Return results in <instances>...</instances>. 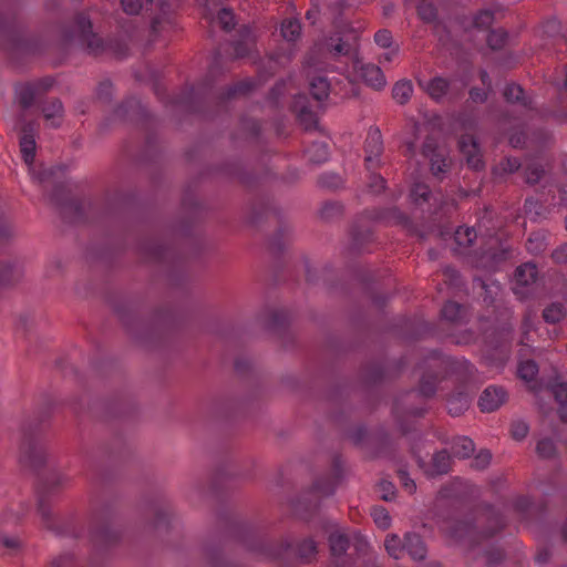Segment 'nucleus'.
Instances as JSON below:
<instances>
[{
	"instance_id": "13",
	"label": "nucleus",
	"mask_w": 567,
	"mask_h": 567,
	"mask_svg": "<svg viewBox=\"0 0 567 567\" xmlns=\"http://www.w3.org/2000/svg\"><path fill=\"white\" fill-rule=\"evenodd\" d=\"M20 516L13 513L0 515V554L2 556H16L22 550V542L19 537L8 535V529L16 526Z\"/></svg>"
},
{
	"instance_id": "18",
	"label": "nucleus",
	"mask_w": 567,
	"mask_h": 567,
	"mask_svg": "<svg viewBox=\"0 0 567 567\" xmlns=\"http://www.w3.org/2000/svg\"><path fill=\"white\" fill-rule=\"evenodd\" d=\"M414 453L416 455L419 466L423 470L424 474L430 477L446 474L451 468V455L446 450L434 453L429 463H426L415 451Z\"/></svg>"
},
{
	"instance_id": "32",
	"label": "nucleus",
	"mask_w": 567,
	"mask_h": 567,
	"mask_svg": "<svg viewBox=\"0 0 567 567\" xmlns=\"http://www.w3.org/2000/svg\"><path fill=\"white\" fill-rule=\"evenodd\" d=\"M543 34L546 35L550 41L553 47H566L567 48V39L563 33L561 23L553 18L548 19L542 25Z\"/></svg>"
},
{
	"instance_id": "17",
	"label": "nucleus",
	"mask_w": 567,
	"mask_h": 567,
	"mask_svg": "<svg viewBox=\"0 0 567 567\" xmlns=\"http://www.w3.org/2000/svg\"><path fill=\"white\" fill-rule=\"evenodd\" d=\"M543 391L551 394L558 403V414L563 422L567 423V382L563 381L559 377L548 380L542 384L538 394Z\"/></svg>"
},
{
	"instance_id": "28",
	"label": "nucleus",
	"mask_w": 567,
	"mask_h": 567,
	"mask_svg": "<svg viewBox=\"0 0 567 567\" xmlns=\"http://www.w3.org/2000/svg\"><path fill=\"white\" fill-rule=\"evenodd\" d=\"M403 548L414 560H423L427 553L422 537L415 533L404 535Z\"/></svg>"
},
{
	"instance_id": "11",
	"label": "nucleus",
	"mask_w": 567,
	"mask_h": 567,
	"mask_svg": "<svg viewBox=\"0 0 567 567\" xmlns=\"http://www.w3.org/2000/svg\"><path fill=\"white\" fill-rule=\"evenodd\" d=\"M410 196L416 205L427 204L429 213L434 216V220L447 216L455 208L454 199H447L443 195L434 196L429 186L423 183H415L411 188Z\"/></svg>"
},
{
	"instance_id": "22",
	"label": "nucleus",
	"mask_w": 567,
	"mask_h": 567,
	"mask_svg": "<svg viewBox=\"0 0 567 567\" xmlns=\"http://www.w3.org/2000/svg\"><path fill=\"white\" fill-rule=\"evenodd\" d=\"M507 400V392L503 386L489 385L481 394L478 406L482 412H494Z\"/></svg>"
},
{
	"instance_id": "63",
	"label": "nucleus",
	"mask_w": 567,
	"mask_h": 567,
	"mask_svg": "<svg viewBox=\"0 0 567 567\" xmlns=\"http://www.w3.org/2000/svg\"><path fill=\"white\" fill-rule=\"evenodd\" d=\"M374 42L378 47L383 49H390L393 45L392 32L388 29H381L374 34Z\"/></svg>"
},
{
	"instance_id": "54",
	"label": "nucleus",
	"mask_w": 567,
	"mask_h": 567,
	"mask_svg": "<svg viewBox=\"0 0 567 567\" xmlns=\"http://www.w3.org/2000/svg\"><path fill=\"white\" fill-rule=\"evenodd\" d=\"M508 34L503 29L492 30L487 35V44L493 50L502 49L507 42Z\"/></svg>"
},
{
	"instance_id": "30",
	"label": "nucleus",
	"mask_w": 567,
	"mask_h": 567,
	"mask_svg": "<svg viewBox=\"0 0 567 567\" xmlns=\"http://www.w3.org/2000/svg\"><path fill=\"white\" fill-rule=\"evenodd\" d=\"M369 219L384 224H403L405 216L396 208H375L367 212Z\"/></svg>"
},
{
	"instance_id": "14",
	"label": "nucleus",
	"mask_w": 567,
	"mask_h": 567,
	"mask_svg": "<svg viewBox=\"0 0 567 567\" xmlns=\"http://www.w3.org/2000/svg\"><path fill=\"white\" fill-rule=\"evenodd\" d=\"M54 84L52 78H43L34 82L20 84L16 87L17 99L23 110H28L35 104L40 97L48 92Z\"/></svg>"
},
{
	"instance_id": "57",
	"label": "nucleus",
	"mask_w": 567,
	"mask_h": 567,
	"mask_svg": "<svg viewBox=\"0 0 567 567\" xmlns=\"http://www.w3.org/2000/svg\"><path fill=\"white\" fill-rule=\"evenodd\" d=\"M538 372V367L533 360L520 361L518 364V377L525 381H530Z\"/></svg>"
},
{
	"instance_id": "24",
	"label": "nucleus",
	"mask_w": 567,
	"mask_h": 567,
	"mask_svg": "<svg viewBox=\"0 0 567 567\" xmlns=\"http://www.w3.org/2000/svg\"><path fill=\"white\" fill-rule=\"evenodd\" d=\"M47 125L56 128L61 125L64 116V109L59 99H50L40 105Z\"/></svg>"
},
{
	"instance_id": "7",
	"label": "nucleus",
	"mask_w": 567,
	"mask_h": 567,
	"mask_svg": "<svg viewBox=\"0 0 567 567\" xmlns=\"http://www.w3.org/2000/svg\"><path fill=\"white\" fill-rule=\"evenodd\" d=\"M564 89L559 93L558 103L551 110H540L537 107L533 97L528 96L518 84L511 83L504 89L505 100L518 106L527 120L534 118H554L557 122H567V65L564 70Z\"/></svg>"
},
{
	"instance_id": "16",
	"label": "nucleus",
	"mask_w": 567,
	"mask_h": 567,
	"mask_svg": "<svg viewBox=\"0 0 567 567\" xmlns=\"http://www.w3.org/2000/svg\"><path fill=\"white\" fill-rule=\"evenodd\" d=\"M364 152L365 167L369 172H372L380 166V156L383 152L382 135L378 127H370L364 144Z\"/></svg>"
},
{
	"instance_id": "49",
	"label": "nucleus",
	"mask_w": 567,
	"mask_h": 567,
	"mask_svg": "<svg viewBox=\"0 0 567 567\" xmlns=\"http://www.w3.org/2000/svg\"><path fill=\"white\" fill-rule=\"evenodd\" d=\"M289 321V315L284 309H271L268 311V324L274 329H282Z\"/></svg>"
},
{
	"instance_id": "25",
	"label": "nucleus",
	"mask_w": 567,
	"mask_h": 567,
	"mask_svg": "<svg viewBox=\"0 0 567 567\" xmlns=\"http://www.w3.org/2000/svg\"><path fill=\"white\" fill-rule=\"evenodd\" d=\"M511 341H512V328L511 327H503L498 338L495 340H491V346L493 347L495 351V360L497 365H502L506 362L509 355V349H511Z\"/></svg>"
},
{
	"instance_id": "39",
	"label": "nucleus",
	"mask_w": 567,
	"mask_h": 567,
	"mask_svg": "<svg viewBox=\"0 0 567 567\" xmlns=\"http://www.w3.org/2000/svg\"><path fill=\"white\" fill-rule=\"evenodd\" d=\"M308 159L316 164L326 162L329 157V147L326 141H315L306 150Z\"/></svg>"
},
{
	"instance_id": "20",
	"label": "nucleus",
	"mask_w": 567,
	"mask_h": 567,
	"mask_svg": "<svg viewBox=\"0 0 567 567\" xmlns=\"http://www.w3.org/2000/svg\"><path fill=\"white\" fill-rule=\"evenodd\" d=\"M39 124L35 122L23 123L20 135V151L28 166L33 164L35 156V135Z\"/></svg>"
},
{
	"instance_id": "38",
	"label": "nucleus",
	"mask_w": 567,
	"mask_h": 567,
	"mask_svg": "<svg viewBox=\"0 0 567 567\" xmlns=\"http://www.w3.org/2000/svg\"><path fill=\"white\" fill-rule=\"evenodd\" d=\"M537 267L532 262H525L515 271V282L517 286L528 287L537 279Z\"/></svg>"
},
{
	"instance_id": "59",
	"label": "nucleus",
	"mask_w": 567,
	"mask_h": 567,
	"mask_svg": "<svg viewBox=\"0 0 567 567\" xmlns=\"http://www.w3.org/2000/svg\"><path fill=\"white\" fill-rule=\"evenodd\" d=\"M536 452L542 458H551L556 455V445L550 439H542L537 443Z\"/></svg>"
},
{
	"instance_id": "15",
	"label": "nucleus",
	"mask_w": 567,
	"mask_h": 567,
	"mask_svg": "<svg viewBox=\"0 0 567 567\" xmlns=\"http://www.w3.org/2000/svg\"><path fill=\"white\" fill-rule=\"evenodd\" d=\"M123 10L128 14H137L143 8L146 11H151L154 16L152 18V31L157 33L159 31V27L162 22L168 19L169 13H164L161 10L158 0H146L145 3L142 0H121Z\"/></svg>"
},
{
	"instance_id": "5",
	"label": "nucleus",
	"mask_w": 567,
	"mask_h": 567,
	"mask_svg": "<svg viewBox=\"0 0 567 567\" xmlns=\"http://www.w3.org/2000/svg\"><path fill=\"white\" fill-rule=\"evenodd\" d=\"M44 49L45 43L41 38L25 31L16 7L0 10V50L8 59L18 64L42 53Z\"/></svg>"
},
{
	"instance_id": "64",
	"label": "nucleus",
	"mask_w": 567,
	"mask_h": 567,
	"mask_svg": "<svg viewBox=\"0 0 567 567\" xmlns=\"http://www.w3.org/2000/svg\"><path fill=\"white\" fill-rule=\"evenodd\" d=\"M528 425L525 421L515 420L511 424V435L514 440L520 441L526 437Z\"/></svg>"
},
{
	"instance_id": "55",
	"label": "nucleus",
	"mask_w": 567,
	"mask_h": 567,
	"mask_svg": "<svg viewBox=\"0 0 567 567\" xmlns=\"http://www.w3.org/2000/svg\"><path fill=\"white\" fill-rule=\"evenodd\" d=\"M543 209H544L543 204L539 200L534 199V198H527L525 200L524 210L530 220L536 221L539 218H542Z\"/></svg>"
},
{
	"instance_id": "29",
	"label": "nucleus",
	"mask_w": 567,
	"mask_h": 567,
	"mask_svg": "<svg viewBox=\"0 0 567 567\" xmlns=\"http://www.w3.org/2000/svg\"><path fill=\"white\" fill-rule=\"evenodd\" d=\"M420 86L433 99H443L450 89V81L443 76H434L429 81H419Z\"/></svg>"
},
{
	"instance_id": "36",
	"label": "nucleus",
	"mask_w": 567,
	"mask_h": 567,
	"mask_svg": "<svg viewBox=\"0 0 567 567\" xmlns=\"http://www.w3.org/2000/svg\"><path fill=\"white\" fill-rule=\"evenodd\" d=\"M447 411L452 416H458L468 409L470 398L464 391H457L449 396Z\"/></svg>"
},
{
	"instance_id": "23",
	"label": "nucleus",
	"mask_w": 567,
	"mask_h": 567,
	"mask_svg": "<svg viewBox=\"0 0 567 567\" xmlns=\"http://www.w3.org/2000/svg\"><path fill=\"white\" fill-rule=\"evenodd\" d=\"M458 146L468 166L474 169H480L483 167L481 150L473 135H462L458 141Z\"/></svg>"
},
{
	"instance_id": "61",
	"label": "nucleus",
	"mask_w": 567,
	"mask_h": 567,
	"mask_svg": "<svg viewBox=\"0 0 567 567\" xmlns=\"http://www.w3.org/2000/svg\"><path fill=\"white\" fill-rule=\"evenodd\" d=\"M18 275L19 274L13 265H0V287L12 284L17 279Z\"/></svg>"
},
{
	"instance_id": "48",
	"label": "nucleus",
	"mask_w": 567,
	"mask_h": 567,
	"mask_svg": "<svg viewBox=\"0 0 567 567\" xmlns=\"http://www.w3.org/2000/svg\"><path fill=\"white\" fill-rule=\"evenodd\" d=\"M458 503L456 499V488L455 486L451 487H443L440 489L436 502H435V508L440 509L444 507L445 505L455 506V504Z\"/></svg>"
},
{
	"instance_id": "8",
	"label": "nucleus",
	"mask_w": 567,
	"mask_h": 567,
	"mask_svg": "<svg viewBox=\"0 0 567 567\" xmlns=\"http://www.w3.org/2000/svg\"><path fill=\"white\" fill-rule=\"evenodd\" d=\"M549 138L550 135L545 130H538L528 135L524 128L512 134L509 137V143L513 147H526L533 151L524 167L525 182L529 185H535L545 177L543 151Z\"/></svg>"
},
{
	"instance_id": "34",
	"label": "nucleus",
	"mask_w": 567,
	"mask_h": 567,
	"mask_svg": "<svg viewBox=\"0 0 567 567\" xmlns=\"http://www.w3.org/2000/svg\"><path fill=\"white\" fill-rule=\"evenodd\" d=\"M331 83L327 75H313L310 79V92L318 102L328 97L331 91Z\"/></svg>"
},
{
	"instance_id": "56",
	"label": "nucleus",
	"mask_w": 567,
	"mask_h": 567,
	"mask_svg": "<svg viewBox=\"0 0 567 567\" xmlns=\"http://www.w3.org/2000/svg\"><path fill=\"white\" fill-rule=\"evenodd\" d=\"M371 516L375 525L381 529H386L391 525L389 512L381 506H374L371 509Z\"/></svg>"
},
{
	"instance_id": "42",
	"label": "nucleus",
	"mask_w": 567,
	"mask_h": 567,
	"mask_svg": "<svg viewBox=\"0 0 567 567\" xmlns=\"http://www.w3.org/2000/svg\"><path fill=\"white\" fill-rule=\"evenodd\" d=\"M62 205V213L64 215L72 214V218L74 221H84L85 220V212H84V203L78 198H69L66 203Z\"/></svg>"
},
{
	"instance_id": "62",
	"label": "nucleus",
	"mask_w": 567,
	"mask_h": 567,
	"mask_svg": "<svg viewBox=\"0 0 567 567\" xmlns=\"http://www.w3.org/2000/svg\"><path fill=\"white\" fill-rule=\"evenodd\" d=\"M154 525L156 528L169 525L171 513L169 508L166 505H157L154 508Z\"/></svg>"
},
{
	"instance_id": "4",
	"label": "nucleus",
	"mask_w": 567,
	"mask_h": 567,
	"mask_svg": "<svg viewBox=\"0 0 567 567\" xmlns=\"http://www.w3.org/2000/svg\"><path fill=\"white\" fill-rule=\"evenodd\" d=\"M440 529L452 539L475 548L483 540L492 537L505 526V519L499 511L485 506L477 511L471 520H460L455 513L437 514Z\"/></svg>"
},
{
	"instance_id": "33",
	"label": "nucleus",
	"mask_w": 567,
	"mask_h": 567,
	"mask_svg": "<svg viewBox=\"0 0 567 567\" xmlns=\"http://www.w3.org/2000/svg\"><path fill=\"white\" fill-rule=\"evenodd\" d=\"M118 116H123L130 121H134L137 117L147 116V111L141 101L136 97H130L123 102L117 110Z\"/></svg>"
},
{
	"instance_id": "43",
	"label": "nucleus",
	"mask_w": 567,
	"mask_h": 567,
	"mask_svg": "<svg viewBox=\"0 0 567 567\" xmlns=\"http://www.w3.org/2000/svg\"><path fill=\"white\" fill-rule=\"evenodd\" d=\"M501 11L499 6H493L492 8L482 9L474 17V25L480 29L489 28L495 21V16Z\"/></svg>"
},
{
	"instance_id": "40",
	"label": "nucleus",
	"mask_w": 567,
	"mask_h": 567,
	"mask_svg": "<svg viewBox=\"0 0 567 567\" xmlns=\"http://www.w3.org/2000/svg\"><path fill=\"white\" fill-rule=\"evenodd\" d=\"M441 315L443 319L446 321H450L452 323H460L465 318L466 309L457 302L447 301L443 306Z\"/></svg>"
},
{
	"instance_id": "60",
	"label": "nucleus",
	"mask_w": 567,
	"mask_h": 567,
	"mask_svg": "<svg viewBox=\"0 0 567 567\" xmlns=\"http://www.w3.org/2000/svg\"><path fill=\"white\" fill-rule=\"evenodd\" d=\"M319 185L329 189H337L342 185V178L336 173H323L319 177Z\"/></svg>"
},
{
	"instance_id": "26",
	"label": "nucleus",
	"mask_w": 567,
	"mask_h": 567,
	"mask_svg": "<svg viewBox=\"0 0 567 567\" xmlns=\"http://www.w3.org/2000/svg\"><path fill=\"white\" fill-rule=\"evenodd\" d=\"M255 44L252 29L244 25L239 29V38L233 43V55L236 59L248 56Z\"/></svg>"
},
{
	"instance_id": "6",
	"label": "nucleus",
	"mask_w": 567,
	"mask_h": 567,
	"mask_svg": "<svg viewBox=\"0 0 567 567\" xmlns=\"http://www.w3.org/2000/svg\"><path fill=\"white\" fill-rule=\"evenodd\" d=\"M329 546L336 567H381L379 557L357 532L333 530L329 535Z\"/></svg>"
},
{
	"instance_id": "27",
	"label": "nucleus",
	"mask_w": 567,
	"mask_h": 567,
	"mask_svg": "<svg viewBox=\"0 0 567 567\" xmlns=\"http://www.w3.org/2000/svg\"><path fill=\"white\" fill-rule=\"evenodd\" d=\"M143 255L146 259L154 262H165L172 254L171 247L158 239H152L142 247Z\"/></svg>"
},
{
	"instance_id": "19",
	"label": "nucleus",
	"mask_w": 567,
	"mask_h": 567,
	"mask_svg": "<svg viewBox=\"0 0 567 567\" xmlns=\"http://www.w3.org/2000/svg\"><path fill=\"white\" fill-rule=\"evenodd\" d=\"M422 154L425 158H429L431 172L434 176H440L446 172L449 167V161L442 150H440L435 141L427 137L422 147Z\"/></svg>"
},
{
	"instance_id": "50",
	"label": "nucleus",
	"mask_w": 567,
	"mask_h": 567,
	"mask_svg": "<svg viewBox=\"0 0 567 567\" xmlns=\"http://www.w3.org/2000/svg\"><path fill=\"white\" fill-rule=\"evenodd\" d=\"M210 82L212 80L210 79H207L204 83V89H192L189 92H187L186 94H183L181 96H177L175 97L172 103L173 104H182V105H185L187 107H192V104H193V100L195 97H197L198 95H200L202 93H204V91L210 86Z\"/></svg>"
},
{
	"instance_id": "47",
	"label": "nucleus",
	"mask_w": 567,
	"mask_h": 567,
	"mask_svg": "<svg viewBox=\"0 0 567 567\" xmlns=\"http://www.w3.org/2000/svg\"><path fill=\"white\" fill-rule=\"evenodd\" d=\"M566 316L565 307L559 302H553L543 311V318L548 323H557Z\"/></svg>"
},
{
	"instance_id": "21",
	"label": "nucleus",
	"mask_w": 567,
	"mask_h": 567,
	"mask_svg": "<svg viewBox=\"0 0 567 567\" xmlns=\"http://www.w3.org/2000/svg\"><path fill=\"white\" fill-rule=\"evenodd\" d=\"M292 111L296 114L300 125L307 131L317 128L318 116L312 110V105L306 95H297L292 103Z\"/></svg>"
},
{
	"instance_id": "1",
	"label": "nucleus",
	"mask_w": 567,
	"mask_h": 567,
	"mask_svg": "<svg viewBox=\"0 0 567 567\" xmlns=\"http://www.w3.org/2000/svg\"><path fill=\"white\" fill-rule=\"evenodd\" d=\"M305 68L321 71L331 68L349 82L363 81L367 85L380 90L385 85L382 70L372 63H363L359 58L358 41L352 34L336 33L318 44L307 56Z\"/></svg>"
},
{
	"instance_id": "9",
	"label": "nucleus",
	"mask_w": 567,
	"mask_h": 567,
	"mask_svg": "<svg viewBox=\"0 0 567 567\" xmlns=\"http://www.w3.org/2000/svg\"><path fill=\"white\" fill-rule=\"evenodd\" d=\"M251 550L260 551L267 558L287 561L299 559L303 563H310L317 555V543L312 538H303L297 544L288 539L281 540L276 545L258 542L256 546L250 547Z\"/></svg>"
},
{
	"instance_id": "58",
	"label": "nucleus",
	"mask_w": 567,
	"mask_h": 567,
	"mask_svg": "<svg viewBox=\"0 0 567 567\" xmlns=\"http://www.w3.org/2000/svg\"><path fill=\"white\" fill-rule=\"evenodd\" d=\"M419 17L426 22H432L436 19V8L429 0H421L417 4Z\"/></svg>"
},
{
	"instance_id": "10",
	"label": "nucleus",
	"mask_w": 567,
	"mask_h": 567,
	"mask_svg": "<svg viewBox=\"0 0 567 567\" xmlns=\"http://www.w3.org/2000/svg\"><path fill=\"white\" fill-rule=\"evenodd\" d=\"M62 38L71 42L75 38L92 54H99L105 50V42L92 31V22L85 13H78L70 30L63 31Z\"/></svg>"
},
{
	"instance_id": "51",
	"label": "nucleus",
	"mask_w": 567,
	"mask_h": 567,
	"mask_svg": "<svg viewBox=\"0 0 567 567\" xmlns=\"http://www.w3.org/2000/svg\"><path fill=\"white\" fill-rule=\"evenodd\" d=\"M292 58V49L289 47L285 50V52L276 51L270 55L269 59V68L270 72L274 73L276 68H282L288 63Z\"/></svg>"
},
{
	"instance_id": "46",
	"label": "nucleus",
	"mask_w": 567,
	"mask_h": 567,
	"mask_svg": "<svg viewBox=\"0 0 567 567\" xmlns=\"http://www.w3.org/2000/svg\"><path fill=\"white\" fill-rule=\"evenodd\" d=\"M412 93L413 85L411 81L408 80L396 82L392 90L393 99L400 104L406 103L410 100Z\"/></svg>"
},
{
	"instance_id": "35",
	"label": "nucleus",
	"mask_w": 567,
	"mask_h": 567,
	"mask_svg": "<svg viewBox=\"0 0 567 567\" xmlns=\"http://www.w3.org/2000/svg\"><path fill=\"white\" fill-rule=\"evenodd\" d=\"M256 85V82L252 80H243L234 85L228 86L224 92L220 93L219 100L220 103L229 101L240 95H245L249 93Z\"/></svg>"
},
{
	"instance_id": "52",
	"label": "nucleus",
	"mask_w": 567,
	"mask_h": 567,
	"mask_svg": "<svg viewBox=\"0 0 567 567\" xmlns=\"http://www.w3.org/2000/svg\"><path fill=\"white\" fill-rule=\"evenodd\" d=\"M384 547L389 556L393 557L394 559H399L401 553L404 550L403 543L395 534H390L385 537Z\"/></svg>"
},
{
	"instance_id": "37",
	"label": "nucleus",
	"mask_w": 567,
	"mask_h": 567,
	"mask_svg": "<svg viewBox=\"0 0 567 567\" xmlns=\"http://www.w3.org/2000/svg\"><path fill=\"white\" fill-rule=\"evenodd\" d=\"M475 450L474 442L467 436H456L451 442V452L454 457H470Z\"/></svg>"
},
{
	"instance_id": "41",
	"label": "nucleus",
	"mask_w": 567,
	"mask_h": 567,
	"mask_svg": "<svg viewBox=\"0 0 567 567\" xmlns=\"http://www.w3.org/2000/svg\"><path fill=\"white\" fill-rule=\"evenodd\" d=\"M301 32V24L298 19L288 18L281 22L280 33L282 38L288 42H295Z\"/></svg>"
},
{
	"instance_id": "44",
	"label": "nucleus",
	"mask_w": 567,
	"mask_h": 567,
	"mask_svg": "<svg viewBox=\"0 0 567 567\" xmlns=\"http://www.w3.org/2000/svg\"><path fill=\"white\" fill-rule=\"evenodd\" d=\"M437 383H439L437 374L431 373L430 371L424 372L421 378V381H420V386H419L420 394L424 398H430V396L434 395L436 392Z\"/></svg>"
},
{
	"instance_id": "12",
	"label": "nucleus",
	"mask_w": 567,
	"mask_h": 567,
	"mask_svg": "<svg viewBox=\"0 0 567 567\" xmlns=\"http://www.w3.org/2000/svg\"><path fill=\"white\" fill-rule=\"evenodd\" d=\"M120 532L114 528L109 516H95L91 523L90 539L95 550L111 548L120 540Z\"/></svg>"
},
{
	"instance_id": "53",
	"label": "nucleus",
	"mask_w": 567,
	"mask_h": 567,
	"mask_svg": "<svg viewBox=\"0 0 567 567\" xmlns=\"http://www.w3.org/2000/svg\"><path fill=\"white\" fill-rule=\"evenodd\" d=\"M337 486V480L333 477H322L315 482L313 488L316 493L322 496H329L334 493Z\"/></svg>"
},
{
	"instance_id": "2",
	"label": "nucleus",
	"mask_w": 567,
	"mask_h": 567,
	"mask_svg": "<svg viewBox=\"0 0 567 567\" xmlns=\"http://www.w3.org/2000/svg\"><path fill=\"white\" fill-rule=\"evenodd\" d=\"M20 462L40 476L37 487L38 512L44 527L60 535H75L73 528L64 526L60 518L51 513V497L68 482V477L48 465L47 449L38 427L35 429L32 425L23 427Z\"/></svg>"
},
{
	"instance_id": "45",
	"label": "nucleus",
	"mask_w": 567,
	"mask_h": 567,
	"mask_svg": "<svg viewBox=\"0 0 567 567\" xmlns=\"http://www.w3.org/2000/svg\"><path fill=\"white\" fill-rule=\"evenodd\" d=\"M547 247V235L544 231L532 233L527 239L526 248L533 255L542 254Z\"/></svg>"
},
{
	"instance_id": "3",
	"label": "nucleus",
	"mask_w": 567,
	"mask_h": 567,
	"mask_svg": "<svg viewBox=\"0 0 567 567\" xmlns=\"http://www.w3.org/2000/svg\"><path fill=\"white\" fill-rule=\"evenodd\" d=\"M501 229L502 223L495 219L494 212L485 209L475 226L458 227L454 233V240L458 247L471 248L473 241L480 238L482 246L478 251H474L472 262L477 268L493 271L513 255L509 246L502 239Z\"/></svg>"
},
{
	"instance_id": "31",
	"label": "nucleus",
	"mask_w": 567,
	"mask_h": 567,
	"mask_svg": "<svg viewBox=\"0 0 567 567\" xmlns=\"http://www.w3.org/2000/svg\"><path fill=\"white\" fill-rule=\"evenodd\" d=\"M204 18L209 24H218L224 31L228 32L235 27V14L231 10L223 8L214 18L208 4H205Z\"/></svg>"
}]
</instances>
